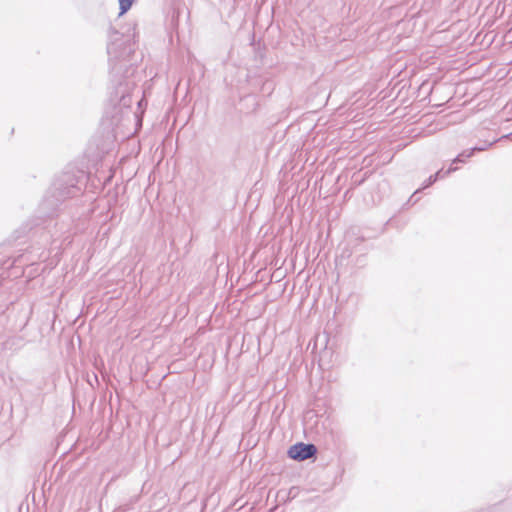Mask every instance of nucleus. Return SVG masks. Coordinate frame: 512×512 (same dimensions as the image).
<instances>
[{
    "instance_id": "obj_1",
    "label": "nucleus",
    "mask_w": 512,
    "mask_h": 512,
    "mask_svg": "<svg viewBox=\"0 0 512 512\" xmlns=\"http://www.w3.org/2000/svg\"><path fill=\"white\" fill-rule=\"evenodd\" d=\"M134 89V83L130 80L119 81L110 95L111 111H106L111 115L112 124L117 125L125 113L130 111L132 105L131 91Z\"/></svg>"
},
{
    "instance_id": "obj_11",
    "label": "nucleus",
    "mask_w": 512,
    "mask_h": 512,
    "mask_svg": "<svg viewBox=\"0 0 512 512\" xmlns=\"http://www.w3.org/2000/svg\"><path fill=\"white\" fill-rule=\"evenodd\" d=\"M455 170H456V168H455V167H450V168L445 172V175H447V174H449V173H451V172H453V171H455Z\"/></svg>"
},
{
    "instance_id": "obj_10",
    "label": "nucleus",
    "mask_w": 512,
    "mask_h": 512,
    "mask_svg": "<svg viewBox=\"0 0 512 512\" xmlns=\"http://www.w3.org/2000/svg\"><path fill=\"white\" fill-rule=\"evenodd\" d=\"M112 49H113V45L109 44V45L107 46V52H108V54H109V55H111V54H112Z\"/></svg>"
},
{
    "instance_id": "obj_3",
    "label": "nucleus",
    "mask_w": 512,
    "mask_h": 512,
    "mask_svg": "<svg viewBox=\"0 0 512 512\" xmlns=\"http://www.w3.org/2000/svg\"><path fill=\"white\" fill-rule=\"evenodd\" d=\"M317 453V448L312 443L298 442L288 449L289 458L297 461H304L314 457Z\"/></svg>"
},
{
    "instance_id": "obj_9",
    "label": "nucleus",
    "mask_w": 512,
    "mask_h": 512,
    "mask_svg": "<svg viewBox=\"0 0 512 512\" xmlns=\"http://www.w3.org/2000/svg\"><path fill=\"white\" fill-rule=\"evenodd\" d=\"M119 70H120V68L118 69L116 65H115V66H113V67H112V74H113V75H114V74H117V73L119 72Z\"/></svg>"
},
{
    "instance_id": "obj_2",
    "label": "nucleus",
    "mask_w": 512,
    "mask_h": 512,
    "mask_svg": "<svg viewBox=\"0 0 512 512\" xmlns=\"http://www.w3.org/2000/svg\"><path fill=\"white\" fill-rule=\"evenodd\" d=\"M81 193L77 178L71 173H64L57 178L49 190L43 204L56 206L67 198H72Z\"/></svg>"
},
{
    "instance_id": "obj_4",
    "label": "nucleus",
    "mask_w": 512,
    "mask_h": 512,
    "mask_svg": "<svg viewBox=\"0 0 512 512\" xmlns=\"http://www.w3.org/2000/svg\"><path fill=\"white\" fill-rule=\"evenodd\" d=\"M485 150V147H474V148H471L470 150L468 151H463L462 153H460L454 160H453V163H457V162H465V160L467 158H470L475 151H483Z\"/></svg>"
},
{
    "instance_id": "obj_12",
    "label": "nucleus",
    "mask_w": 512,
    "mask_h": 512,
    "mask_svg": "<svg viewBox=\"0 0 512 512\" xmlns=\"http://www.w3.org/2000/svg\"><path fill=\"white\" fill-rule=\"evenodd\" d=\"M141 104H142V100H140V101L138 102V106L140 107V106H141Z\"/></svg>"
},
{
    "instance_id": "obj_6",
    "label": "nucleus",
    "mask_w": 512,
    "mask_h": 512,
    "mask_svg": "<svg viewBox=\"0 0 512 512\" xmlns=\"http://www.w3.org/2000/svg\"><path fill=\"white\" fill-rule=\"evenodd\" d=\"M441 172H442V171L440 170V171H438L436 174L431 175V176L428 178L427 183L424 185V187H423V188H426V187H428V186L432 185L434 182H436V180L441 176Z\"/></svg>"
},
{
    "instance_id": "obj_5",
    "label": "nucleus",
    "mask_w": 512,
    "mask_h": 512,
    "mask_svg": "<svg viewBox=\"0 0 512 512\" xmlns=\"http://www.w3.org/2000/svg\"><path fill=\"white\" fill-rule=\"evenodd\" d=\"M120 5V13L122 15L126 13L132 6L133 0H118Z\"/></svg>"
},
{
    "instance_id": "obj_8",
    "label": "nucleus",
    "mask_w": 512,
    "mask_h": 512,
    "mask_svg": "<svg viewBox=\"0 0 512 512\" xmlns=\"http://www.w3.org/2000/svg\"><path fill=\"white\" fill-rule=\"evenodd\" d=\"M109 31H110V35H118L119 33L113 28V27H110L109 28Z\"/></svg>"
},
{
    "instance_id": "obj_7",
    "label": "nucleus",
    "mask_w": 512,
    "mask_h": 512,
    "mask_svg": "<svg viewBox=\"0 0 512 512\" xmlns=\"http://www.w3.org/2000/svg\"><path fill=\"white\" fill-rule=\"evenodd\" d=\"M19 341H20L19 338L12 337V338L8 339L3 345H4L5 348H8V347H11V346L15 345Z\"/></svg>"
}]
</instances>
